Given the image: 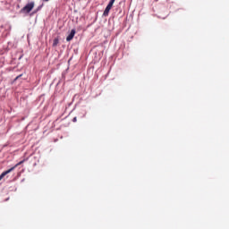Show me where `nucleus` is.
<instances>
[{"label":"nucleus","mask_w":229,"mask_h":229,"mask_svg":"<svg viewBox=\"0 0 229 229\" xmlns=\"http://www.w3.org/2000/svg\"><path fill=\"white\" fill-rule=\"evenodd\" d=\"M35 8V2H30L27 4L23 8L21 9V13H30L31 10Z\"/></svg>","instance_id":"obj_2"},{"label":"nucleus","mask_w":229,"mask_h":229,"mask_svg":"<svg viewBox=\"0 0 229 229\" xmlns=\"http://www.w3.org/2000/svg\"><path fill=\"white\" fill-rule=\"evenodd\" d=\"M58 42H59L58 38H55L53 42V47H56L58 46Z\"/></svg>","instance_id":"obj_5"},{"label":"nucleus","mask_w":229,"mask_h":229,"mask_svg":"<svg viewBox=\"0 0 229 229\" xmlns=\"http://www.w3.org/2000/svg\"><path fill=\"white\" fill-rule=\"evenodd\" d=\"M25 160H21L20 161L18 164H16L14 166L11 167L10 169H8L7 171L3 172L0 174V182L6 176V174H10V173H12V171H14L16 167H19V165H22V164H24Z\"/></svg>","instance_id":"obj_1"},{"label":"nucleus","mask_w":229,"mask_h":229,"mask_svg":"<svg viewBox=\"0 0 229 229\" xmlns=\"http://www.w3.org/2000/svg\"><path fill=\"white\" fill-rule=\"evenodd\" d=\"M72 121H73V123H76V122L78 121V118L74 117V118L72 119Z\"/></svg>","instance_id":"obj_8"},{"label":"nucleus","mask_w":229,"mask_h":229,"mask_svg":"<svg viewBox=\"0 0 229 229\" xmlns=\"http://www.w3.org/2000/svg\"><path fill=\"white\" fill-rule=\"evenodd\" d=\"M41 9H42V5H39V6L37 8V10L34 11V13H37V12H38V11L41 10Z\"/></svg>","instance_id":"obj_6"},{"label":"nucleus","mask_w":229,"mask_h":229,"mask_svg":"<svg viewBox=\"0 0 229 229\" xmlns=\"http://www.w3.org/2000/svg\"><path fill=\"white\" fill-rule=\"evenodd\" d=\"M115 3V0H110L109 4H111L112 6H114V4Z\"/></svg>","instance_id":"obj_7"},{"label":"nucleus","mask_w":229,"mask_h":229,"mask_svg":"<svg viewBox=\"0 0 229 229\" xmlns=\"http://www.w3.org/2000/svg\"><path fill=\"white\" fill-rule=\"evenodd\" d=\"M19 78H21V75H20V76H17V77H16V80H19Z\"/></svg>","instance_id":"obj_9"},{"label":"nucleus","mask_w":229,"mask_h":229,"mask_svg":"<svg viewBox=\"0 0 229 229\" xmlns=\"http://www.w3.org/2000/svg\"><path fill=\"white\" fill-rule=\"evenodd\" d=\"M74 35H76V30L72 29L71 30V33L67 36L66 41L71 42V40H72L74 38Z\"/></svg>","instance_id":"obj_3"},{"label":"nucleus","mask_w":229,"mask_h":229,"mask_svg":"<svg viewBox=\"0 0 229 229\" xmlns=\"http://www.w3.org/2000/svg\"><path fill=\"white\" fill-rule=\"evenodd\" d=\"M112 6L110 4H107V6L106 7L103 15L104 17H108V13H110V10H112Z\"/></svg>","instance_id":"obj_4"}]
</instances>
